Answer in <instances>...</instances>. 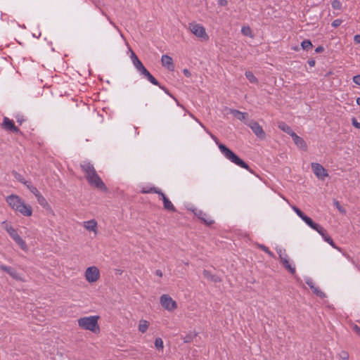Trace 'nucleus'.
I'll return each instance as SVG.
<instances>
[{
  "mask_svg": "<svg viewBox=\"0 0 360 360\" xmlns=\"http://www.w3.org/2000/svg\"><path fill=\"white\" fill-rule=\"evenodd\" d=\"M218 4L219 6H225L227 5L228 1L227 0H219Z\"/></svg>",
  "mask_w": 360,
  "mask_h": 360,
  "instance_id": "nucleus-49",
  "label": "nucleus"
},
{
  "mask_svg": "<svg viewBox=\"0 0 360 360\" xmlns=\"http://www.w3.org/2000/svg\"><path fill=\"white\" fill-rule=\"evenodd\" d=\"M139 72L143 75L150 83L155 86H158L160 89H163L167 94H169L168 90L166 88L162 86L158 81L150 73V72L146 68L142 69Z\"/></svg>",
  "mask_w": 360,
  "mask_h": 360,
  "instance_id": "nucleus-11",
  "label": "nucleus"
},
{
  "mask_svg": "<svg viewBox=\"0 0 360 360\" xmlns=\"http://www.w3.org/2000/svg\"><path fill=\"white\" fill-rule=\"evenodd\" d=\"M160 302L162 307L169 311H172L177 309V303L169 295H162L160 298Z\"/></svg>",
  "mask_w": 360,
  "mask_h": 360,
  "instance_id": "nucleus-7",
  "label": "nucleus"
},
{
  "mask_svg": "<svg viewBox=\"0 0 360 360\" xmlns=\"http://www.w3.org/2000/svg\"><path fill=\"white\" fill-rule=\"evenodd\" d=\"M131 58L132 62H133L134 60H135V58H139L137 57V56H136V55L133 51H131Z\"/></svg>",
  "mask_w": 360,
  "mask_h": 360,
  "instance_id": "nucleus-56",
  "label": "nucleus"
},
{
  "mask_svg": "<svg viewBox=\"0 0 360 360\" xmlns=\"http://www.w3.org/2000/svg\"><path fill=\"white\" fill-rule=\"evenodd\" d=\"M241 32L245 36H252V30L248 26H243L241 29Z\"/></svg>",
  "mask_w": 360,
  "mask_h": 360,
  "instance_id": "nucleus-38",
  "label": "nucleus"
},
{
  "mask_svg": "<svg viewBox=\"0 0 360 360\" xmlns=\"http://www.w3.org/2000/svg\"><path fill=\"white\" fill-rule=\"evenodd\" d=\"M302 219L314 230L317 231L319 229L322 231V226L315 223L309 217L305 215Z\"/></svg>",
  "mask_w": 360,
  "mask_h": 360,
  "instance_id": "nucleus-22",
  "label": "nucleus"
},
{
  "mask_svg": "<svg viewBox=\"0 0 360 360\" xmlns=\"http://www.w3.org/2000/svg\"><path fill=\"white\" fill-rule=\"evenodd\" d=\"M292 209L301 219L306 215L300 208L295 205L292 206Z\"/></svg>",
  "mask_w": 360,
  "mask_h": 360,
  "instance_id": "nucleus-40",
  "label": "nucleus"
},
{
  "mask_svg": "<svg viewBox=\"0 0 360 360\" xmlns=\"http://www.w3.org/2000/svg\"><path fill=\"white\" fill-rule=\"evenodd\" d=\"M1 128L10 132H13L20 134H22L19 128L15 125L14 122L7 117H4L3 122L1 124Z\"/></svg>",
  "mask_w": 360,
  "mask_h": 360,
  "instance_id": "nucleus-9",
  "label": "nucleus"
},
{
  "mask_svg": "<svg viewBox=\"0 0 360 360\" xmlns=\"http://www.w3.org/2000/svg\"><path fill=\"white\" fill-rule=\"evenodd\" d=\"M246 78L252 84H257L258 82L257 78L254 75L251 71H246L245 73Z\"/></svg>",
  "mask_w": 360,
  "mask_h": 360,
  "instance_id": "nucleus-28",
  "label": "nucleus"
},
{
  "mask_svg": "<svg viewBox=\"0 0 360 360\" xmlns=\"http://www.w3.org/2000/svg\"><path fill=\"white\" fill-rule=\"evenodd\" d=\"M335 205L336 206V207L338 208V210L341 212V213H345V210L340 205L339 202L338 201H336L335 202Z\"/></svg>",
  "mask_w": 360,
  "mask_h": 360,
  "instance_id": "nucleus-46",
  "label": "nucleus"
},
{
  "mask_svg": "<svg viewBox=\"0 0 360 360\" xmlns=\"http://www.w3.org/2000/svg\"><path fill=\"white\" fill-rule=\"evenodd\" d=\"M291 137L295 143V144L299 148L306 150L307 148V145L305 141L300 136H297L296 133L291 134Z\"/></svg>",
  "mask_w": 360,
  "mask_h": 360,
  "instance_id": "nucleus-18",
  "label": "nucleus"
},
{
  "mask_svg": "<svg viewBox=\"0 0 360 360\" xmlns=\"http://www.w3.org/2000/svg\"><path fill=\"white\" fill-rule=\"evenodd\" d=\"M193 213L195 216L207 225H212L214 223V220L210 219V217H209L208 215L202 210L195 209L193 210Z\"/></svg>",
  "mask_w": 360,
  "mask_h": 360,
  "instance_id": "nucleus-13",
  "label": "nucleus"
},
{
  "mask_svg": "<svg viewBox=\"0 0 360 360\" xmlns=\"http://www.w3.org/2000/svg\"><path fill=\"white\" fill-rule=\"evenodd\" d=\"M37 199L38 203L41 205L43 207H46L49 206V204L45 199V198L39 193L37 195L35 196Z\"/></svg>",
  "mask_w": 360,
  "mask_h": 360,
  "instance_id": "nucleus-30",
  "label": "nucleus"
},
{
  "mask_svg": "<svg viewBox=\"0 0 360 360\" xmlns=\"http://www.w3.org/2000/svg\"><path fill=\"white\" fill-rule=\"evenodd\" d=\"M17 212L22 214L25 217H30L32 214V207L25 203L24 200L21 202V205L16 209Z\"/></svg>",
  "mask_w": 360,
  "mask_h": 360,
  "instance_id": "nucleus-16",
  "label": "nucleus"
},
{
  "mask_svg": "<svg viewBox=\"0 0 360 360\" xmlns=\"http://www.w3.org/2000/svg\"><path fill=\"white\" fill-rule=\"evenodd\" d=\"M16 121L19 124H22V122L25 121V119L22 115H18L16 116Z\"/></svg>",
  "mask_w": 360,
  "mask_h": 360,
  "instance_id": "nucleus-48",
  "label": "nucleus"
},
{
  "mask_svg": "<svg viewBox=\"0 0 360 360\" xmlns=\"http://www.w3.org/2000/svg\"><path fill=\"white\" fill-rule=\"evenodd\" d=\"M161 190L155 186H145L141 188V193H157L160 195Z\"/></svg>",
  "mask_w": 360,
  "mask_h": 360,
  "instance_id": "nucleus-25",
  "label": "nucleus"
},
{
  "mask_svg": "<svg viewBox=\"0 0 360 360\" xmlns=\"http://www.w3.org/2000/svg\"><path fill=\"white\" fill-rule=\"evenodd\" d=\"M301 46L304 50H309L312 47V44L310 40L305 39L302 41Z\"/></svg>",
  "mask_w": 360,
  "mask_h": 360,
  "instance_id": "nucleus-36",
  "label": "nucleus"
},
{
  "mask_svg": "<svg viewBox=\"0 0 360 360\" xmlns=\"http://www.w3.org/2000/svg\"><path fill=\"white\" fill-rule=\"evenodd\" d=\"M316 231L323 237L325 241L328 243L333 248H336L335 243L323 227H322V231L318 229Z\"/></svg>",
  "mask_w": 360,
  "mask_h": 360,
  "instance_id": "nucleus-19",
  "label": "nucleus"
},
{
  "mask_svg": "<svg viewBox=\"0 0 360 360\" xmlns=\"http://www.w3.org/2000/svg\"><path fill=\"white\" fill-rule=\"evenodd\" d=\"M353 82L357 84L360 85V75H357L353 77Z\"/></svg>",
  "mask_w": 360,
  "mask_h": 360,
  "instance_id": "nucleus-47",
  "label": "nucleus"
},
{
  "mask_svg": "<svg viewBox=\"0 0 360 360\" xmlns=\"http://www.w3.org/2000/svg\"><path fill=\"white\" fill-rule=\"evenodd\" d=\"M196 335H197L196 333H195L193 335H192V334L187 335L183 338L184 342H191L192 341L193 338H195Z\"/></svg>",
  "mask_w": 360,
  "mask_h": 360,
  "instance_id": "nucleus-41",
  "label": "nucleus"
},
{
  "mask_svg": "<svg viewBox=\"0 0 360 360\" xmlns=\"http://www.w3.org/2000/svg\"><path fill=\"white\" fill-rule=\"evenodd\" d=\"M231 114L236 117L238 120L243 122H248V114L247 112H240L238 110H231Z\"/></svg>",
  "mask_w": 360,
  "mask_h": 360,
  "instance_id": "nucleus-21",
  "label": "nucleus"
},
{
  "mask_svg": "<svg viewBox=\"0 0 360 360\" xmlns=\"http://www.w3.org/2000/svg\"><path fill=\"white\" fill-rule=\"evenodd\" d=\"M340 357L342 360H349V354L345 351H342L340 354Z\"/></svg>",
  "mask_w": 360,
  "mask_h": 360,
  "instance_id": "nucleus-45",
  "label": "nucleus"
},
{
  "mask_svg": "<svg viewBox=\"0 0 360 360\" xmlns=\"http://www.w3.org/2000/svg\"><path fill=\"white\" fill-rule=\"evenodd\" d=\"M161 63L162 65L167 68L169 71L174 70V64L171 56L168 55H163L161 58Z\"/></svg>",
  "mask_w": 360,
  "mask_h": 360,
  "instance_id": "nucleus-15",
  "label": "nucleus"
},
{
  "mask_svg": "<svg viewBox=\"0 0 360 360\" xmlns=\"http://www.w3.org/2000/svg\"><path fill=\"white\" fill-rule=\"evenodd\" d=\"M22 201L23 200L16 195H11L6 198V202L14 210L18 208Z\"/></svg>",
  "mask_w": 360,
  "mask_h": 360,
  "instance_id": "nucleus-14",
  "label": "nucleus"
},
{
  "mask_svg": "<svg viewBox=\"0 0 360 360\" xmlns=\"http://www.w3.org/2000/svg\"><path fill=\"white\" fill-rule=\"evenodd\" d=\"M188 29L200 41H206L209 39V35L206 32L204 26L201 24L191 22L188 24Z\"/></svg>",
  "mask_w": 360,
  "mask_h": 360,
  "instance_id": "nucleus-5",
  "label": "nucleus"
},
{
  "mask_svg": "<svg viewBox=\"0 0 360 360\" xmlns=\"http://www.w3.org/2000/svg\"><path fill=\"white\" fill-rule=\"evenodd\" d=\"M149 326V322L146 320H141L139 324V330L142 333L146 332Z\"/></svg>",
  "mask_w": 360,
  "mask_h": 360,
  "instance_id": "nucleus-27",
  "label": "nucleus"
},
{
  "mask_svg": "<svg viewBox=\"0 0 360 360\" xmlns=\"http://www.w3.org/2000/svg\"><path fill=\"white\" fill-rule=\"evenodd\" d=\"M204 277L213 283H219L221 281V279L219 276L212 274L210 271L205 269L202 272Z\"/></svg>",
  "mask_w": 360,
  "mask_h": 360,
  "instance_id": "nucleus-20",
  "label": "nucleus"
},
{
  "mask_svg": "<svg viewBox=\"0 0 360 360\" xmlns=\"http://www.w3.org/2000/svg\"><path fill=\"white\" fill-rule=\"evenodd\" d=\"M84 226L86 230L96 233L97 222L95 219L84 221Z\"/></svg>",
  "mask_w": 360,
  "mask_h": 360,
  "instance_id": "nucleus-24",
  "label": "nucleus"
},
{
  "mask_svg": "<svg viewBox=\"0 0 360 360\" xmlns=\"http://www.w3.org/2000/svg\"><path fill=\"white\" fill-rule=\"evenodd\" d=\"M1 226L22 250H27V245L25 241L18 235L14 227L9 224L6 221H2Z\"/></svg>",
  "mask_w": 360,
  "mask_h": 360,
  "instance_id": "nucleus-4",
  "label": "nucleus"
},
{
  "mask_svg": "<svg viewBox=\"0 0 360 360\" xmlns=\"http://www.w3.org/2000/svg\"><path fill=\"white\" fill-rule=\"evenodd\" d=\"M276 250L278 254L281 262L289 258V257L287 255V253L285 252V250H282L281 248H277Z\"/></svg>",
  "mask_w": 360,
  "mask_h": 360,
  "instance_id": "nucleus-32",
  "label": "nucleus"
},
{
  "mask_svg": "<svg viewBox=\"0 0 360 360\" xmlns=\"http://www.w3.org/2000/svg\"><path fill=\"white\" fill-rule=\"evenodd\" d=\"M0 269L8 274L13 279L19 281H25L15 269L4 264L0 265Z\"/></svg>",
  "mask_w": 360,
  "mask_h": 360,
  "instance_id": "nucleus-12",
  "label": "nucleus"
},
{
  "mask_svg": "<svg viewBox=\"0 0 360 360\" xmlns=\"http://www.w3.org/2000/svg\"><path fill=\"white\" fill-rule=\"evenodd\" d=\"M183 73L187 77H189L191 75L190 71L188 69H184Z\"/></svg>",
  "mask_w": 360,
  "mask_h": 360,
  "instance_id": "nucleus-51",
  "label": "nucleus"
},
{
  "mask_svg": "<svg viewBox=\"0 0 360 360\" xmlns=\"http://www.w3.org/2000/svg\"><path fill=\"white\" fill-rule=\"evenodd\" d=\"M99 277H100V271L96 266H92L88 267L86 269L85 278L88 282H89V283L96 282L97 280H98Z\"/></svg>",
  "mask_w": 360,
  "mask_h": 360,
  "instance_id": "nucleus-8",
  "label": "nucleus"
},
{
  "mask_svg": "<svg viewBox=\"0 0 360 360\" xmlns=\"http://www.w3.org/2000/svg\"><path fill=\"white\" fill-rule=\"evenodd\" d=\"M311 290L313 291V292L318 297H321V298H323L326 297V295L323 292H322L320 288L316 286V285H314L312 288H311Z\"/></svg>",
  "mask_w": 360,
  "mask_h": 360,
  "instance_id": "nucleus-33",
  "label": "nucleus"
},
{
  "mask_svg": "<svg viewBox=\"0 0 360 360\" xmlns=\"http://www.w3.org/2000/svg\"><path fill=\"white\" fill-rule=\"evenodd\" d=\"M278 127L282 130L283 131L285 132L286 134H289L291 136V134H293L295 132L292 130L291 127L288 126L285 122L283 121H280L278 122Z\"/></svg>",
  "mask_w": 360,
  "mask_h": 360,
  "instance_id": "nucleus-23",
  "label": "nucleus"
},
{
  "mask_svg": "<svg viewBox=\"0 0 360 360\" xmlns=\"http://www.w3.org/2000/svg\"><path fill=\"white\" fill-rule=\"evenodd\" d=\"M159 195L163 202V206L165 210L172 212H176L175 207L172 203V202L165 196L162 191H161Z\"/></svg>",
  "mask_w": 360,
  "mask_h": 360,
  "instance_id": "nucleus-17",
  "label": "nucleus"
},
{
  "mask_svg": "<svg viewBox=\"0 0 360 360\" xmlns=\"http://www.w3.org/2000/svg\"><path fill=\"white\" fill-rule=\"evenodd\" d=\"M331 6L333 9L340 10L342 8V3L339 0H333Z\"/></svg>",
  "mask_w": 360,
  "mask_h": 360,
  "instance_id": "nucleus-39",
  "label": "nucleus"
},
{
  "mask_svg": "<svg viewBox=\"0 0 360 360\" xmlns=\"http://www.w3.org/2000/svg\"><path fill=\"white\" fill-rule=\"evenodd\" d=\"M155 274L159 276V277H162V272L161 270L160 269H158L155 271Z\"/></svg>",
  "mask_w": 360,
  "mask_h": 360,
  "instance_id": "nucleus-54",
  "label": "nucleus"
},
{
  "mask_svg": "<svg viewBox=\"0 0 360 360\" xmlns=\"http://www.w3.org/2000/svg\"><path fill=\"white\" fill-rule=\"evenodd\" d=\"M342 20H340V19H335L334 20L333 22H332V24L331 25L333 27H338V26H340L342 23Z\"/></svg>",
  "mask_w": 360,
  "mask_h": 360,
  "instance_id": "nucleus-44",
  "label": "nucleus"
},
{
  "mask_svg": "<svg viewBox=\"0 0 360 360\" xmlns=\"http://www.w3.org/2000/svg\"><path fill=\"white\" fill-rule=\"evenodd\" d=\"M308 63L310 67H314L315 65V60H310L308 61Z\"/></svg>",
  "mask_w": 360,
  "mask_h": 360,
  "instance_id": "nucleus-55",
  "label": "nucleus"
},
{
  "mask_svg": "<svg viewBox=\"0 0 360 360\" xmlns=\"http://www.w3.org/2000/svg\"><path fill=\"white\" fill-rule=\"evenodd\" d=\"M190 116L192 117L195 121H197L200 125L205 129V130L210 135L211 138L214 141V142L217 144L221 153L231 162L235 165L244 168L249 171L250 173L254 174L252 169L248 166V165L242 159H240L237 155H236L231 150L227 148L224 144L221 143L218 139V138L210 132L206 127L203 125V124L198 120L194 115L191 113H189Z\"/></svg>",
  "mask_w": 360,
  "mask_h": 360,
  "instance_id": "nucleus-1",
  "label": "nucleus"
},
{
  "mask_svg": "<svg viewBox=\"0 0 360 360\" xmlns=\"http://www.w3.org/2000/svg\"><path fill=\"white\" fill-rule=\"evenodd\" d=\"M27 188L30 190L31 193H32L35 196L37 195L40 192L38 189L34 186L30 181H27V184H25Z\"/></svg>",
  "mask_w": 360,
  "mask_h": 360,
  "instance_id": "nucleus-34",
  "label": "nucleus"
},
{
  "mask_svg": "<svg viewBox=\"0 0 360 360\" xmlns=\"http://www.w3.org/2000/svg\"><path fill=\"white\" fill-rule=\"evenodd\" d=\"M155 346L158 350H162L164 348L163 341L160 338H157L155 340Z\"/></svg>",
  "mask_w": 360,
  "mask_h": 360,
  "instance_id": "nucleus-37",
  "label": "nucleus"
},
{
  "mask_svg": "<svg viewBox=\"0 0 360 360\" xmlns=\"http://www.w3.org/2000/svg\"><path fill=\"white\" fill-rule=\"evenodd\" d=\"M245 124L252 130L257 138L262 140L266 138L265 131H264L262 127L257 121L250 120L248 122H245Z\"/></svg>",
  "mask_w": 360,
  "mask_h": 360,
  "instance_id": "nucleus-6",
  "label": "nucleus"
},
{
  "mask_svg": "<svg viewBox=\"0 0 360 360\" xmlns=\"http://www.w3.org/2000/svg\"><path fill=\"white\" fill-rule=\"evenodd\" d=\"M132 63L139 72H140L142 69L145 68L141 61L139 58H135V60H134Z\"/></svg>",
  "mask_w": 360,
  "mask_h": 360,
  "instance_id": "nucleus-35",
  "label": "nucleus"
},
{
  "mask_svg": "<svg viewBox=\"0 0 360 360\" xmlns=\"http://www.w3.org/2000/svg\"><path fill=\"white\" fill-rule=\"evenodd\" d=\"M305 283L310 288H312L314 285H316L313 280L310 278H306Z\"/></svg>",
  "mask_w": 360,
  "mask_h": 360,
  "instance_id": "nucleus-42",
  "label": "nucleus"
},
{
  "mask_svg": "<svg viewBox=\"0 0 360 360\" xmlns=\"http://www.w3.org/2000/svg\"><path fill=\"white\" fill-rule=\"evenodd\" d=\"M311 166L313 172L319 179L323 180L325 177L328 176L327 171L321 164L312 162Z\"/></svg>",
  "mask_w": 360,
  "mask_h": 360,
  "instance_id": "nucleus-10",
  "label": "nucleus"
},
{
  "mask_svg": "<svg viewBox=\"0 0 360 360\" xmlns=\"http://www.w3.org/2000/svg\"><path fill=\"white\" fill-rule=\"evenodd\" d=\"M352 330L358 335H360V327L356 324L352 325Z\"/></svg>",
  "mask_w": 360,
  "mask_h": 360,
  "instance_id": "nucleus-43",
  "label": "nucleus"
},
{
  "mask_svg": "<svg viewBox=\"0 0 360 360\" xmlns=\"http://www.w3.org/2000/svg\"><path fill=\"white\" fill-rule=\"evenodd\" d=\"M323 50H324L323 47L321 46H319L316 47V49H315V51L316 53H321L323 51Z\"/></svg>",
  "mask_w": 360,
  "mask_h": 360,
  "instance_id": "nucleus-53",
  "label": "nucleus"
},
{
  "mask_svg": "<svg viewBox=\"0 0 360 360\" xmlns=\"http://www.w3.org/2000/svg\"><path fill=\"white\" fill-rule=\"evenodd\" d=\"M356 102L358 105H360V97L356 98Z\"/></svg>",
  "mask_w": 360,
  "mask_h": 360,
  "instance_id": "nucleus-57",
  "label": "nucleus"
},
{
  "mask_svg": "<svg viewBox=\"0 0 360 360\" xmlns=\"http://www.w3.org/2000/svg\"><path fill=\"white\" fill-rule=\"evenodd\" d=\"M281 263L283 266V267L287 269L291 274H295L296 272L295 267L292 266L290 264V259H285L283 261H281Z\"/></svg>",
  "mask_w": 360,
  "mask_h": 360,
  "instance_id": "nucleus-26",
  "label": "nucleus"
},
{
  "mask_svg": "<svg viewBox=\"0 0 360 360\" xmlns=\"http://www.w3.org/2000/svg\"><path fill=\"white\" fill-rule=\"evenodd\" d=\"M99 319L100 317L98 316L82 317L77 320L78 326L84 330L97 333L100 331V327L98 322Z\"/></svg>",
  "mask_w": 360,
  "mask_h": 360,
  "instance_id": "nucleus-3",
  "label": "nucleus"
},
{
  "mask_svg": "<svg viewBox=\"0 0 360 360\" xmlns=\"http://www.w3.org/2000/svg\"><path fill=\"white\" fill-rule=\"evenodd\" d=\"M82 172L89 184L101 191L107 192L108 188L97 174L94 165L89 162H84L80 165Z\"/></svg>",
  "mask_w": 360,
  "mask_h": 360,
  "instance_id": "nucleus-2",
  "label": "nucleus"
},
{
  "mask_svg": "<svg viewBox=\"0 0 360 360\" xmlns=\"http://www.w3.org/2000/svg\"><path fill=\"white\" fill-rule=\"evenodd\" d=\"M352 124L356 128L360 129V123L358 122L355 119H353Z\"/></svg>",
  "mask_w": 360,
  "mask_h": 360,
  "instance_id": "nucleus-52",
  "label": "nucleus"
},
{
  "mask_svg": "<svg viewBox=\"0 0 360 360\" xmlns=\"http://www.w3.org/2000/svg\"><path fill=\"white\" fill-rule=\"evenodd\" d=\"M354 41L356 44H360V34H356L354 37Z\"/></svg>",
  "mask_w": 360,
  "mask_h": 360,
  "instance_id": "nucleus-50",
  "label": "nucleus"
},
{
  "mask_svg": "<svg viewBox=\"0 0 360 360\" xmlns=\"http://www.w3.org/2000/svg\"><path fill=\"white\" fill-rule=\"evenodd\" d=\"M12 174L17 181H18L19 182H20L25 185L27 184V181H25V179H24V177L22 174H20V173L17 172L15 170H13L12 172Z\"/></svg>",
  "mask_w": 360,
  "mask_h": 360,
  "instance_id": "nucleus-29",
  "label": "nucleus"
},
{
  "mask_svg": "<svg viewBox=\"0 0 360 360\" xmlns=\"http://www.w3.org/2000/svg\"><path fill=\"white\" fill-rule=\"evenodd\" d=\"M257 247L262 250V251H264V252H266V254L269 255V256H270L271 257H275V255L274 254L269 250V248L268 247H266V245H262V244H258L257 245Z\"/></svg>",
  "mask_w": 360,
  "mask_h": 360,
  "instance_id": "nucleus-31",
  "label": "nucleus"
}]
</instances>
